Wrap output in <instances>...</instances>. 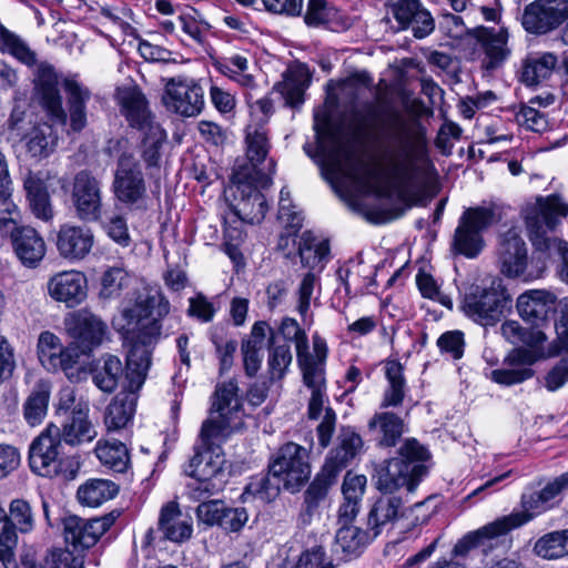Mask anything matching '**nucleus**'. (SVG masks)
Returning <instances> with one entry per match:
<instances>
[{"label": "nucleus", "mask_w": 568, "mask_h": 568, "mask_svg": "<svg viewBox=\"0 0 568 568\" xmlns=\"http://www.w3.org/2000/svg\"><path fill=\"white\" fill-rule=\"evenodd\" d=\"M69 335L83 351H92L108 338V325L88 311L71 314L64 321Z\"/></svg>", "instance_id": "obj_18"}, {"label": "nucleus", "mask_w": 568, "mask_h": 568, "mask_svg": "<svg viewBox=\"0 0 568 568\" xmlns=\"http://www.w3.org/2000/svg\"><path fill=\"white\" fill-rule=\"evenodd\" d=\"M119 489L118 486L106 479H93L78 489V499L82 505L98 507L112 499Z\"/></svg>", "instance_id": "obj_43"}, {"label": "nucleus", "mask_w": 568, "mask_h": 568, "mask_svg": "<svg viewBox=\"0 0 568 568\" xmlns=\"http://www.w3.org/2000/svg\"><path fill=\"white\" fill-rule=\"evenodd\" d=\"M298 253L302 262L313 268L328 255L329 245L327 241L317 242L312 233L305 232L298 244Z\"/></svg>", "instance_id": "obj_52"}, {"label": "nucleus", "mask_w": 568, "mask_h": 568, "mask_svg": "<svg viewBox=\"0 0 568 568\" xmlns=\"http://www.w3.org/2000/svg\"><path fill=\"white\" fill-rule=\"evenodd\" d=\"M270 173L256 171V176H245L242 172H236L234 175L236 192L240 195L234 211L244 222L251 224L260 223L265 217L267 203L258 187L267 189L272 184L273 161H270Z\"/></svg>", "instance_id": "obj_10"}, {"label": "nucleus", "mask_w": 568, "mask_h": 568, "mask_svg": "<svg viewBox=\"0 0 568 568\" xmlns=\"http://www.w3.org/2000/svg\"><path fill=\"white\" fill-rule=\"evenodd\" d=\"M83 565V557L65 549H52L40 562V568H84Z\"/></svg>", "instance_id": "obj_59"}, {"label": "nucleus", "mask_w": 568, "mask_h": 568, "mask_svg": "<svg viewBox=\"0 0 568 568\" xmlns=\"http://www.w3.org/2000/svg\"><path fill=\"white\" fill-rule=\"evenodd\" d=\"M268 468L274 478L282 479L285 489L294 493L310 479L308 450L296 443L288 442L277 449Z\"/></svg>", "instance_id": "obj_11"}, {"label": "nucleus", "mask_w": 568, "mask_h": 568, "mask_svg": "<svg viewBox=\"0 0 568 568\" xmlns=\"http://www.w3.org/2000/svg\"><path fill=\"white\" fill-rule=\"evenodd\" d=\"M428 452L416 439H407L398 450V457L390 458L376 468L377 488L384 493H393L408 485L410 479L423 469L415 464L427 459Z\"/></svg>", "instance_id": "obj_7"}, {"label": "nucleus", "mask_w": 568, "mask_h": 568, "mask_svg": "<svg viewBox=\"0 0 568 568\" xmlns=\"http://www.w3.org/2000/svg\"><path fill=\"white\" fill-rule=\"evenodd\" d=\"M8 519L21 534L32 531L36 524L31 505L24 499H13L10 503Z\"/></svg>", "instance_id": "obj_55"}, {"label": "nucleus", "mask_w": 568, "mask_h": 568, "mask_svg": "<svg viewBox=\"0 0 568 568\" xmlns=\"http://www.w3.org/2000/svg\"><path fill=\"white\" fill-rule=\"evenodd\" d=\"M94 452L100 463L113 471L124 473L129 468V450L119 440H99Z\"/></svg>", "instance_id": "obj_40"}, {"label": "nucleus", "mask_w": 568, "mask_h": 568, "mask_svg": "<svg viewBox=\"0 0 568 568\" xmlns=\"http://www.w3.org/2000/svg\"><path fill=\"white\" fill-rule=\"evenodd\" d=\"M338 439V445L331 450L324 464V466H331V470L336 475L348 465L363 446L362 437L352 430H344Z\"/></svg>", "instance_id": "obj_37"}, {"label": "nucleus", "mask_w": 568, "mask_h": 568, "mask_svg": "<svg viewBox=\"0 0 568 568\" xmlns=\"http://www.w3.org/2000/svg\"><path fill=\"white\" fill-rule=\"evenodd\" d=\"M281 484V478H274L268 473L266 476L252 479L245 491L256 496L262 501L270 503L278 496Z\"/></svg>", "instance_id": "obj_57"}, {"label": "nucleus", "mask_w": 568, "mask_h": 568, "mask_svg": "<svg viewBox=\"0 0 568 568\" xmlns=\"http://www.w3.org/2000/svg\"><path fill=\"white\" fill-rule=\"evenodd\" d=\"M158 525L163 537L173 542L187 540L193 531L192 519L181 511L175 501H169L161 508Z\"/></svg>", "instance_id": "obj_31"}, {"label": "nucleus", "mask_w": 568, "mask_h": 568, "mask_svg": "<svg viewBox=\"0 0 568 568\" xmlns=\"http://www.w3.org/2000/svg\"><path fill=\"white\" fill-rule=\"evenodd\" d=\"M170 313V302L160 290L140 292L132 305L122 308V316L132 326L131 347L126 356L128 393L118 394L106 407L104 423L109 430L128 425L134 413L133 394L141 388L151 364V347L162 332V321Z\"/></svg>", "instance_id": "obj_1"}, {"label": "nucleus", "mask_w": 568, "mask_h": 568, "mask_svg": "<svg viewBox=\"0 0 568 568\" xmlns=\"http://www.w3.org/2000/svg\"><path fill=\"white\" fill-rule=\"evenodd\" d=\"M292 568H335V566L322 546H314L304 550Z\"/></svg>", "instance_id": "obj_60"}, {"label": "nucleus", "mask_w": 568, "mask_h": 568, "mask_svg": "<svg viewBox=\"0 0 568 568\" xmlns=\"http://www.w3.org/2000/svg\"><path fill=\"white\" fill-rule=\"evenodd\" d=\"M116 517L114 513L92 519L69 516L63 520L64 539L75 548H90L114 524Z\"/></svg>", "instance_id": "obj_17"}, {"label": "nucleus", "mask_w": 568, "mask_h": 568, "mask_svg": "<svg viewBox=\"0 0 568 568\" xmlns=\"http://www.w3.org/2000/svg\"><path fill=\"white\" fill-rule=\"evenodd\" d=\"M368 433L382 447H393L404 432V420L388 410L376 412L367 424Z\"/></svg>", "instance_id": "obj_32"}, {"label": "nucleus", "mask_w": 568, "mask_h": 568, "mask_svg": "<svg viewBox=\"0 0 568 568\" xmlns=\"http://www.w3.org/2000/svg\"><path fill=\"white\" fill-rule=\"evenodd\" d=\"M280 331L287 342H294L296 348V357L308 351V338L304 329L293 318H284Z\"/></svg>", "instance_id": "obj_61"}, {"label": "nucleus", "mask_w": 568, "mask_h": 568, "mask_svg": "<svg viewBox=\"0 0 568 568\" xmlns=\"http://www.w3.org/2000/svg\"><path fill=\"white\" fill-rule=\"evenodd\" d=\"M558 63V58L551 52L529 57L521 70L520 80L526 85H536L547 79Z\"/></svg>", "instance_id": "obj_42"}, {"label": "nucleus", "mask_w": 568, "mask_h": 568, "mask_svg": "<svg viewBox=\"0 0 568 568\" xmlns=\"http://www.w3.org/2000/svg\"><path fill=\"white\" fill-rule=\"evenodd\" d=\"M70 196L74 214L80 221L97 222L101 219V183L90 172L81 171L74 176Z\"/></svg>", "instance_id": "obj_13"}, {"label": "nucleus", "mask_w": 568, "mask_h": 568, "mask_svg": "<svg viewBox=\"0 0 568 568\" xmlns=\"http://www.w3.org/2000/svg\"><path fill=\"white\" fill-rule=\"evenodd\" d=\"M374 141L381 154L384 179L377 193L382 196L406 194L417 185L427 158L424 128L399 113H390L379 121Z\"/></svg>", "instance_id": "obj_2"}, {"label": "nucleus", "mask_w": 568, "mask_h": 568, "mask_svg": "<svg viewBox=\"0 0 568 568\" xmlns=\"http://www.w3.org/2000/svg\"><path fill=\"white\" fill-rule=\"evenodd\" d=\"M367 541V532L349 524L342 525L335 536L336 551L346 556L357 555Z\"/></svg>", "instance_id": "obj_48"}, {"label": "nucleus", "mask_w": 568, "mask_h": 568, "mask_svg": "<svg viewBox=\"0 0 568 568\" xmlns=\"http://www.w3.org/2000/svg\"><path fill=\"white\" fill-rule=\"evenodd\" d=\"M556 296L545 290H531L519 295L517 310L523 320L538 326L555 310Z\"/></svg>", "instance_id": "obj_30"}, {"label": "nucleus", "mask_w": 568, "mask_h": 568, "mask_svg": "<svg viewBox=\"0 0 568 568\" xmlns=\"http://www.w3.org/2000/svg\"><path fill=\"white\" fill-rule=\"evenodd\" d=\"M567 19L568 0H535L525 8L521 23L529 33L546 34Z\"/></svg>", "instance_id": "obj_15"}, {"label": "nucleus", "mask_w": 568, "mask_h": 568, "mask_svg": "<svg viewBox=\"0 0 568 568\" xmlns=\"http://www.w3.org/2000/svg\"><path fill=\"white\" fill-rule=\"evenodd\" d=\"M23 189L31 213L38 220L51 222L54 217V209L42 173L28 172L23 179Z\"/></svg>", "instance_id": "obj_28"}, {"label": "nucleus", "mask_w": 568, "mask_h": 568, "mask_svg": "<svg viewBox=\"0 0 568 568\" xmlns=\"http://www.w3.org/2000/svg\"><path fill=\"white\" fill-rule=\"evenodd\" d=\"M306 79L303 72L296 70H288L284 74V79L274 85V90L280 92L286 104L296 106L303 102V94L306 88Z\"/></svg>", "instance_id": "obj_49"}, {"label": "nucleus", "mask_w": 568, "mask_h": 568, "mask_svg": "<svg viewBox=\"0 0 568 568\" xmlns=\"http://www.w3.org/2000/svg\"><path fill=\"white\" fill-rule=\"evenodd\" d=\"M534 551L547 560L568 556V529L546 534L536 541Z\"/></svg>", "instance_id": "obj_46"}, {"label": "nucleus", "mask_w": 568, "mask_h": 568, "mask_svg": "<svg viewBox=\"0 0 568 568\" xmlns=\"http://www.w3.org/2000/svg\"><path fill=\"white\" fill-rule=\"evenodd\" d=\"M501 335L511 344H531L534 341L544 338V334L538 331L536 337L531 332L525 329L517 321H506L501 327Z\"/></svg>", "instance_id": "obj_64"}, {"label": "nucleus", "mask_w": 568, "mask_h": 568, "mask_svg": "<svg viewBox=\"0 0 568 568\" xmlns=\"http://www.w3.org/2000/svg\"><path fill=\"white\" fill-rule=\"evenodd\" d=\"M336 14V9L329 7L326 0H308L304 20L310 27H318L332 22Z\"/></svg>", "instance_id": "obj_58"}, {"label": "nucleus", "mask_w": 568, "mask_h": 568, "mask_svg": "<svg viewBox=\"0 0 568 568\" xmlns=\"http://www.w3.org/2000/svg\"><path fill=\"white\" fill-rule=\"evenodd\" d=\"M64 88L68 92V109L72 131L80 132L87 125V102L90 91L74 80L67 79Z\"/></svg>", "instance_id": "obj_36"}, {"label": "nucleus", "mask_w": 568, "mask_h": 568, "mask_svg": "<svg viewBox=\"0 0 568 568\" xmlns=\"http://www.w3.org/2000/svg\"><path fill=\"white\" fill-rule=\"evenodd\" d=\"M124 369L119 357L114 355L102 356L92 369L93 384L104 393H112L118 387Z\"/></svg>", "instance_id": "obj_38"}, {"label": "nucleus", "mask_w": 568, "mask_h": 568, "mask_svg": "<svg viewBox=\"0 0 568 568\" xmlns=\"http://www.w3.org/2000/svg\"><path fill=\"white\" fill-rule=\"evenodd\" d=\"M51 395V385L39 381L23 404V416L30 426L39 425L47 415Z\"/></svg>", "instance_id": "obj_39"}, {"label": "nucleus", "mask_w": 568, "mask_h": 568, "mask_svg": "<svg viewBox=\"0 0 568 568\" xmlns=\"http://www.w3.org/2000/svg\"><path fill=\"white\" fill-rule=\"evenodd\" d=\"M112 192L115 200L126 207H145L148 200L146 182L141 163L133 152L123 151L118 158Z\"/></svg>", "instance_id": "obj_9"}, {"label": "nucleus", "mask_w": 568, "mask_h": 568, "mask_svg": "<svg viewBox=\"0 0 568 568\" xmlns=\"http://www.w3.org/2000/svg\"><path fill=\"white\" fill-rule=\"evenodd\" d=\"M385 376L388 386L383 394L381 408L397 407L402 405L405 397L404 368L396 361H388L385 365Z\"/></svg>", "instance_id": "obj_41"}, {"label": "nucleus", "mask_w": 568, "mask_h": 568, "mask_svg": "<svg viewBox=\"0 0 568 568\" xmlns=\"http://www.w3.org/2000/svg\"><path fill=\"white\" fill-rule=\"evenodd\" d=\"M48 292L54 301L74 307L87 297V278L77 271L58 273L49 280Z\"/></svg>", "instance_id": "obj_24"}, {"label": "nucleus", "mask_w": 568, "mask_h": 568, "mask_svg": "<svg viewBox=\"0 0 568 568\" xmlns=\"http://www.w3.org/2000/svg\"><path fill=\"white\" fill-rule=\"evenodd\" d=\"M60 338L53 333L45 331L39 335L37 352L39 361L48 371L57 365V357L61 352Z\"/></svg>", "instance_id": "obj_56"}, {"label": "nucleus", "mask_w": 568, "mask_h": 568, "mask_svg": "<svg viewBox=\"0 0 568 568\" xmlns=\"http://www.w3.org/2000/svg\"><path fill=\"white\" fill-rule=\"evenodd\" d=\"M58 85L59 77L54 68L47 62L38 64L34 75L36 92L51 119L61 125H65L68 116L62 106V98Z\"/></svg>", "instance_id": "obj_20"}, {"label": "nucleus", "mask_w": 568, "mask_h": 568, "mask_svg": "<svg viewBox=\"0 0 568 568\" xmlns=\"http://www.w3.org/2000/svg\"><path fill=\"white\" fill-rule=\"evenodd\" d=\"M61 429L51 424L31 443L29 465L34 474L49 478L61 477L64 480L77 476L80 462L75 456L61 455Z\"/></svg>", "instance_id": "obj_4"}, {"label": "nucleus", "mask_w": 568, "mask_h": 568, "mask_svg": "<svg viewBox=\"0 0 568 568\" xmlns=\"http://www.w3.org/2000/svg\"><path fill=\"white\" fill-rule=\"evenodd\" d=\"M13 250L26 266H36L45 255V243L31 226H14L11 230Z\"/></svg>", "instance_id": "obj_29"}, {"label": "nucleus", "mask_w": 568, "mask_h": 568, "mask_svg": "<svg viewBox=\"0 0 568 568\" xmlns=\"http://www.w3.org/2000/svg\"><path fill=\"white\" fill-rule=\"evenodd\" d=\"M119 101L122 113L132 128L139 131H151L159 141L162 138V128L154 122L143 93L136 88H124L119 91Z\"/></svg>", "instance_id": "obj_21"}, {"label": "nucleus", "mask_w": 568, "mask_h": 568, "mask_svg": "<svg viewBox=\"0 0 568 568\" xmlns=\"http://www.w3.org/2000/svg\"><path fill=\"white\" fill-rule=\"evenodd\" d=\"M292 359L291 346L287 343L270 345L267 357L270 378L272 381L283 378L292 363Z\"/></svg>", "instance_id": "obj_53"}, {"label": "nucleus", "mask_w": 568, "mask_h": 568, "mask_svg": "<svg viewBox=\"0 0 568 568\" xmlns=\"http://www.w3.org/2000/svg\"><path fill=\"white\" fill-rule=\"evenodd\" d=\"M234 381L219 385L214 393L210 417L203 422L200 438L204 443L212 439H225L233 429L234 419L239 418L242 402Z\"/></svg>", "instance_id": "obj_8"}, {"label": "nucleus", "mask_w": 568, "mask_h": 568, "mask_svg": "<svg viewBox=\"0 0 568 568\" xmlns=\"http://www.w3.org/2000/svg\"><path fill=\"white\" fill-rule=\"evenodd\" d=\"M507 302L501 280L493 277L486 283L469 285L460 308L464 314L480 325H495L501 317Z\"/></svg>", "instance_id": "obj_6"}, {"label": "nucleus", "mask_w": 568, "mask_h": 568, "mask_svg": "<svg viewBox=\"0 0 568 568\" xmlns=\"http://www.w3.org/2000/svg\"><path fill=\"white\" fill-rule=\"evenodd\" d=\"M18 529L8 519V513L0 507V560L6 568L14 562V549L18 544Z\"/></svg>", "instance_id": "obj_50"}, {"label": "nucleus", "mask_w": 568, "mask_h": 568, "mask_svg": "<svg viewBox=\"0 0 568 568\" xmlns=\"http://www.w3.org/2000/svg\"><path fill=\"white\" fill-rule=\"evenodd\" d=\"M89 402L81 400L74 415H71L64 423L61 429V440L68 445L75 446L95 438L97 430L89 419Z\"/></svg>", "instance_id": "obj_33"}, {"label": "nucleus", "mask_w": 568, "mask_h": 568, "mask_svg": "<svg viewBox=\"0 0 568 568\" xmlns=\"http://www.w3.org/2000/svg\"><path fill=\"white\" fill-rule=\"evenodd\" d=\"M194 483L187 486L189 497L194 501H206L210 497L223 489L225 480L194 478Z\"/></svg>", "instance_id": "obj_63"}, {"label": "nucleus", "mask_w": 568, "mask_h": 568, "mask_svg": "<svg viewBox=\"0 0 568 568\" xmlns=\"http://www.w3.org/2000/svg\"><path fill=\"white\" fill-rule=\"evenodd\" d=\"M247 143V158L253 166V172L245 173L242 172L245 176H256V171L262 172L257 169V165L261 164L267 153H268V141L265 132L260 130H254V132H248L246 135Z\"/></svg>", "instance_id": "obj_54"}, {"label": "nucleus", "mask_w": 568, "mask_h": 568, "mask_svg": "<svg viewBox=\"0 0 568 568\" xmlns=\"http://www.w3.org/2000/svg\"><path fill=\"white\" fill-rule=\"evenodd\" d=\"M58 136L48 123L36 125L27 138V150L32 158H45L55 146Z\"/></svg>", "instance_id": "obj_45"}, {"label": "nucleus", "mask_w": 568, "mask_h": 568, "mask_svg": "<svg viewBox=\"0 0 568 568\" xmlns=\"http://www.w3.org/2000/svg\"><path fill=\"white\" fill-rule=\"evenodd\" d=\"M567 487L568 473H564L551 483L547 484L540 491L528 496L524 495L521 498L524 510L516 511L515 514H528L531 516V520L536 514L546 510L548 508V503Z\"/></svg>", "instance_id": "obj_35"}, {"label": "nucleus", "mask_w": 568, "mask_h": 568, "mask_svg": "<svg viewBox=\"0 0 568 568\" xmlns=\"http://www.w3.org/2000/svg\"><path fill=\"white\" fill-rule=\"evenodd\" d=\"M0 51L9 53L21 63L33 67L37 64V53L18 34L8 30L0 22Z\"/></svg>", "instance_id": "obj_44"}, {"label": "nucleus", "mask_w": 568, "mask_h": 568, "mask_svg": "<svg viewBox=\"0 0 568 568\" xmlns=\"http://www.w3.org/2000/svg\"><path fill=\"white\" fill-rule=\"evenodd\" d=\"M162 101L168 110L182 116H196L204 106V92L193 80L171 78L165 84Z\"/></svg>", "instance_id": "obj_14"}, {"label": "nucleus", "mask_w": 568, "mask_h": 568, "mask_svg": "<svg viewBox=\"0 0 568 568\" xmlns=\"http://www.w3.org/2000/svg\"><path fill=\"white\" fill-rule=\"evenodd\" d=\"M222 440L212 439L210 443H204L201 439L203 449L196 448L185 473L193 478L225 480V458L213 448L215 442Z\"/></svg>", "instance_id": "obj_27"}, {"label": "nucleus", "mask_w": 568, "mask_h": 568, "mask_svg": "<svg viewBox=\"0 0 568 568\" xmlns=\"http://www.w3.org/2000/svg\"><path fill=\"white\" fill-rule=\"evenodd\" d=\"M494 211L487 207L467 209L455 231L454 247L455 250L467 256L475 257L483 248L481 232L494 223Z\"/></svg>", "instance_id": "obj_12"}, {"label": "nucleus", "mask_w": 568, "mask_h": 568, "mask_svg": "<svg viewBox=\"0 0 568 568\" xmlns=\"http://www.w3.org/2000/svg\"><path fill=\"white\" fill-rule=\"evenodd\" d=\"M88 351H83L79 344L72 343L67 347H62L61 352L59 353L57 357V365H54L53 368L50 371H63L65 375L69 378H72L73 373L72 371L75 368V366L79 364L80 357L82 354L87 353Z\"/></svg>", "instance_id": "obj_62"}, {"label": "nucleus", "mask_w": 568, "mask_h": 568, "mask_svg": "<svg viewBox=\"0 0 568 568\" xmlns=\"http://www.w3.org/2000/svg\"><path fill=\"white\" fill-rule=\"evenodd\" d=\"M318 151L327 170L343 174L364 186H371L377 179V171L358 159L356 154L333 131L318 132Z\"/></svg>", "instance_id": "obj_5"}, {"label": "nucleus", "mask_w": 568, "mask_h": 568, "mask_svg": "<svg viewBox=\"0 0 568 568\" xmlns=\"http://www.w3.org/2000/svg\"><path fill=\"white\" fill-rule=\"evenodd\" d=\"M528 514H510L496 519L495 521L475 530L457 541L453 548L454 557H464L470 549L479 546L485 540H490L506 535L510 530L523 526L530 520Z\"/></svg>", "instance_id": "obj_19"}, {"label": "nucleus", "mask_w": 568, "mask_h": 568, "mask_svg": "<svg viewBox=\"0 0 568 568\" xmlns=\"http://www.w3.org/2000/svg\"><path fill=\"white\" fill-rule=\"evenodd\" d=\"M471 36L476 39L477 51L483 54L481 69L491 73L501 68L511 52L508 47L507 30L477 27L471 30Z\"/></svg>", "instance_id": "obj_16"}, {"label": "nucleus", "mask_w": 568, "mask_h": 568, "mask_svg": "<svg viewBox=\"0 0 568 568\" xmlns=\"http://www.w3.org/2000/svg\"><path fill=\"white\" fill-rule=\"evenodd\" d=\"M93 244V232L85 225L64 223L57 232V250L67 260H83L91 252Z\"/></svg>", "instance_id": "obj_22"}, {"label": "nucleus", "mask_w": 568, "mask_h": 568, "mask_svg": "<svg viewBox=\"0 0 568 568\" xmlns=\"http://www.w3.org/2000/svg\"><path fill=\"white\" fill-rule=\"evenodd\" d=\"M297 362L303 373L304 384L311 389L308 417L318 419L326 399L325 365L314 362V356L308 351L297 357Z\"/></svg>", "instance_id": "obj_23"}, {"label": "nucleus", "mask_w": 568, "mask_h": 568, "mask_svg": "<svg viewBox=\"0 0 568 568\" xmlns=\"http://www.w3.org/2000/svg\"><path fill=\"white\" fill-rule=\"evenodd\" d=\"M536 361L537 354L535 351L524 347L514 348L505 359L509 367L494 369L491 379L505 386L523 383L532 377L534 371L530 366Z\"/></svg>", "instance_id": "obj_25"}, {"label": "nucleus", "mask_w": 568, "mask_h": 568, "mask_svg": "<svg viewBox=\"0 0 568 568\" xmlns=\"http://www.w3.org/2000/svg\"><path fill=\"white\" fill-rule=\"evenodd\" d=\"M99 297L104 301L119 298L130 284L129 273L118 266L109 267L101 276Z\"/></svg>", "instance_id": "obj_47"}, {"label": "nucleus", "mask_w": 568, "mask_h": 568, "mask_svg": "<svg viewBox=\"0 0 568 568\" xmlns=\"http://www.w3.org/2000/svg\"><path fill=\"white\" fill-rule=\"evenodd\" d=\"M568 215V203L557 194L539 196L526 207V226L529 239L536 251L547 257L559 256L561 265L559 274L568 283V243L548 235L564 217Z\"/></svg>", "instance_id": "obj_3"}, {"label": "nucleus", "mask_w": 568, "mask_h": 568, "mask_svg": "<svg viewBox=\"0 0 568 568\" xmlns=\"http://www.w3.org/2000/svg\"><path fill=\"white\" fill-rule=\"evenodd\" d=\"M331 466H323L322 470L314 480L311 483L304 494V503L308 510L315 508L321 500H323L328 491V488L335 483L338 475L331 470Z\"/></svg>", "instance_id": "obj_51"}, {"label": "nucleus", "mask_w": 568, "mask_h": 568, "mask_svg": "<svg viewBox=\"0 0 568 568\" xmlns=\"http://www.w3.org/2000/svg\"><path fill=\"white\" fill-rule=\"evenodd\" d=\"M497 254L504 274L515 277L524 273L527 250L517 229L511 227L500 235Z\"/></svg>", "instance_id": "obj_26"}, {"label": "nucleus", "mask_w": 568, "mask_h": 568, "mask_svg": "<svg viewBox=\"0 0 568 568\" xmlns=\"http://www.w3.org/2000/svg\"><path fill=\"white\" fill-rule=\"evenodd\" d=\"M402 499L395 496H382L378 498L368 514V527L373 537L381 534L383 527L393 524L403 516Z\"/></svg>", "instance_id": "obj_34"}]
</instances>
